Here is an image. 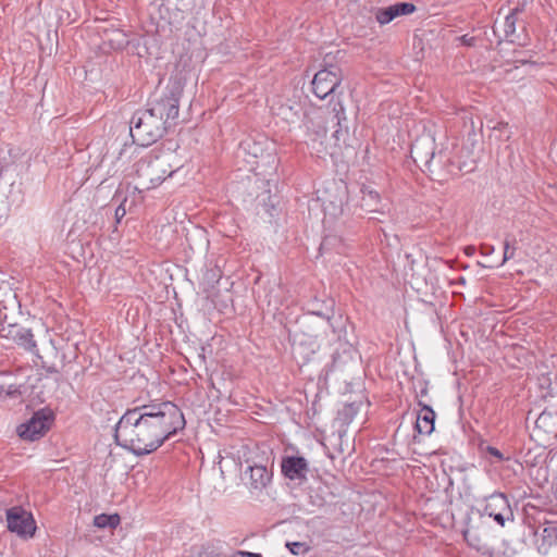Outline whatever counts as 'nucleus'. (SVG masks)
I'll return each instance as SVG.
<instances>
[{
	"label": "nucleus",
	"mask_w": 557,
	"mask_h": 557,
	"mask_svg": "<svg viewBox=\"0 0 557 557\" xmlns=\"http://www.w3.org/2000/svg\"><path fill=\"white\" fill-rule=\"evenodd\" d=\"M516 22H517V17L513 16V14H508L505 17L504 30H505L506 38L512 36L516 33Z\"/></svg>",
	"instance_id": "5701e85b"
},
{
	"label": "nucleus",
	"mask_w": 557,
	"mask_h": 557,
	"mask_svg": "<svg viewBox=\"0 0 557 557\" xmlns=\"http://www.w3.org/2000/svg\"><path fill=\"white\" fill-rule=\"evenodd\" d=\"M41 359V367L48 372V373H59L60 369L64 366L63 360H61V367H59L54 362H50L48 360H45L44 357L37 355ZM64 355H62V359H64Z\"/></svg>",
	"instance_id": "b1692460"
},
{
	"label": "nucleus",
	"mask_w": 557,
	"mask_h": 557,
	"mask_svg": "<svg viewBox=\"0 0 557 557\" xmlns=\"http://www.w3.org/2000/svg\"><path fill=\"white\" fill-rule=\"evenodd\" d=\"M126 214V210L125 208L123 207V205H120L116 209H115V219L117 222L121 221L122 218H124Z\"/></svg>",
	"instance_id": "c85d7f7f"
},
{
	"label": "nucleus",
	"mask_w": 557,
	"mask_h": 557,
	"mask_svg": "<svg viewBox=\"0 0 557 557\" xmlns=\"http://www.w3.org/2000/svg\"><path fill=\"white\" fill-rule=\"evenodd\" d=\"M457 283L460 284V285H465L466 284V278L461 276V277H459L457 280Z\"/></svg>",
	"instance_id": "f704fd0d"
},
{
	"label": "nucleus",
	"mask_w": 557,
	"mask_h": 557,
	"mask_svg": "<svg viewBox=\"0 0 557 557\" xmlns=\"http://www.w3.org/2000/svg\"><path fill=\"white\" fill-rule=\"evenodd\" d=\"M281 470L285 478L301 484L307 480L309 465L304 457L286 456L282 458Z\"/></svg>",
	"instance_id": "f8f14e48"
},
{
	"label": "nucleus",
	"mask_w": 557,
	"mask_h": 557,
	"mask_svg": "<svg viewBox=\"0 0 557 557\" xmlns=\"http://www.w3.org/2000/svg\"><path fill=\"white\" fill-rule=\"evenodd\" d=\"M185 424L183 412L172 401L146 404L124 412L115 425L114 438L119 446L143 456L157 450Z\"/></svg>",
	"instance_id": "f257e3e1"
},
{
	"label": "nucleus",
	"mask_w": 557,
	"mask_h": 557,
	"mask_svg": "<svg viewBox=\"0 0 557 557\" xmlns=\"http://www.w3.org/2000/svg\"><path fill=\"white\" fill-rule=\"evenodd\" d=\"M274 114L288 125H296L302 121L305 110L299 101L287 99L274 108Z\"/></svg>",
	"instance_id": "ddd939ff"
},
{
	"label": "nucleus",
	"mask_w": 557,
	"mask_h": 557,
	"mask_svg": "<svg viewBox=\"0 0 557 557\" xmlns=\"http://www.w3.org/2000/svg\"><path fill=\"white\" fill-rule=\"evenodd\" d=\"M0 338L12 341L20 347L35 352L36 342L32 331L15 322L3 324L2 327H0Z\"/></svg>",
	"instance_id": "9b49d317"
},
{
	"label": "nucleus",
	"mask_w": 557,
	"mask_h": 557,
	"mask_svg": "<svg viewBox=\"0 0 557 557\" xmlns=\"http://www.w3.org/2000/svg\"><path fill=\"white\" fill-rule=\"evenodd\" d=\"M516 251V247L510 245V242L508 239H505L504 242V256L499 263V265H503L505 262L513 258Z\"/></svg>",
	"instance_id": "393cba45"
},
{
	"label": "nucleus",
	"mask_w": 557,
	"mask_h": 557,
	"mask_svg": "<svg viewBox=\"0 0 557 557\" xmlns=\"http://www.w3.org/2000/svg\"><path fill=\"white\" fill-rule=\"evenodd\" d=\"M53 416L51 412L39 410L25 423L18 425L17 434L22 440L36 441L42 437L50 429Z\"/></svg>",
	"instance_id": "6e6552de"
},
{
	"label": "nucleus",
	"mask_w": 557,
	"mask_h": 557,
	"mask_svg": "<svg viewBox=\"0 0 557 557\" xmlns=\"http://www.w3.org/2000/svg\"><path fill=\"white\" fill-rule=\"evenodd\" d=\"M416 11V5L410 2H398L386 8L377 9L375 18L381 25L388 24L394 18L409 15Z\"/></svg>",
	"instance_id": "2eb2a0df"
},
{
	"label": "nucleus",
	"mask_w": 557,
	"mask_h": 557,
	"mask_svg": "<svg viewBox=\"0 0 557 557\" xmlns=\"http://www.w3.org/2000/svg\"><path fill=\"white\" fill-rule=\"evenodd\" d=\"M426 392H428L426 388L421 389V396L426 395Z\"/></svg>",
	"instance_id": "e433bc0d"
},
{
	"label": "nucleus",
	"mask_w": 557,
	"mask_h": 557,
	"mask_svg": "<svg viewBox=\"0 0 557 557\" xmlns=\"http://www.w3.org/2000/svg\"><path fill=\"white\" fill-rule=\"evenodd\" d=\"M420 412L417 414L414 429L419 434L430 435L434 431L435 412L428 406L419 401Z\"/></svg>",
	"instance_id": "dca6fc26"
},
{
	"label": "nucleus",
	"mask_w": 557,
	"mask_h": 557,
	"mask_svg": "<svg viewBox=\"0 0 557 557\" xmlns=\"http://www.w3.org/2000/svg\"><path fill=\"white\" fill-rule=\"evenodd\" d=\"M465 252H466L467 256H472L475 252V247L474 246H467L465 248Z\"/></svg>",
	"instance_id": "473e14b6"
},
{
	"label": "nucleus",
	"mask_w": 557,
	"mask_h": 557,
	"mask_svg": "<svg viewBox=\"0 0 557 557\" xmlns=\"http://www.w3.org/2000/svg\"><path fill=\"white\" fill-rule=\"evenodd\" d=\"M360 193L362 195L359 203L360 208L367 212L379 211L381 203L380 194L366 185L361 187Z\"/></svg>",
	"instance_id": "f3484780"
},
{
	"label": "nucleus",
	"mask_w": 557,
	"mask_h": 557,
	"mask_svg": "<svg viewBox=\"0 0 557 557\" xmlns=\"http://www.w3.org/2000/svg\"><path fill=\"white\" fill-rule=\"evenodd\" d=\"M232 557H261V555L249 552H237Z\"/></svg>",
	"instance_id": "c756f323"
},
{
	"label": "nucleus",
	"mask_w": 557,
	"mask_h": 557,
	"mask_svg": "<svg viewBox=\"0 0 557 557\" xmlns=\"http://www.w3.org/2000/svg\"><path fill=\"white\" fill-rule=\"evenodd\" d=\"M246 463L247 468L242 474L243 481H245L251 492H262L272 481V469H269L267 463L255 460L250 461L247 459Z\"/></svg>",
	"instance_id": "0eeeda50"
},
{
	"label": "nucleus",
	"mask_w": 557,
	"mask_h": 557,
	"mask_svg": "<svg viewBox=\"0 0 557 557\" xmlns=\"http://www.w3.org/2000/svg\"><path fill=\"white\" fill-rule=\"evenodd\" d=\"M359 411V405L356 403L346 404L337 413V420L342 424H349Z\"/></svg>",
	"instance_id": "aec40b11"
},
{
	"label": "nucleus",
	"mask_w": 557,
	"mask_h": 557,
	"mask_svg": "<svg viewBox=\"0 0 557 557\" xmlns=\"http://www.w3.org/2000/svg\"><path fill=\"white\" fill-rule=\"evenodd\" d=\"M9 531L21 537H32L36 531V522L33 515L22 507H12L7 510Z\"/></svg>",
	"instance_id": "1a4fd4ad"
},
{
	"label": "nucleus",
	"mask_w": 557,
	"mask_h": 557,
	"mask_svg": "<svg viewBox=\"0 0 557 557\" xmlns=\"http://www.w3.org/2000/svg\"><path fill=\"white\" fill-rule=\"evenodd\" d=\"M312 313L317 314V315H321V312L320 311H312Z\"/></svg>",
	"instance_id": "58836bf2"
},
{
	"label": "nucleus",
	"mask_w": 557,
	"mask_h": 557,
	"mask_svg": "<svg viewBox=\"0 0 557 557\" xmlns=\"http://www.w3.org/2000/svg\"><path fill=\"white\" fill-rule=\"evenodd\" d=\"M120 516L117 513L114 515H106L101 513L95 517L94 525L99 529H114L120 524Z\"/></svg>",
	"instance_id": "6ab92c4d"
},
{
	"label": "nucleus",
	"mask_w": 557,
	"mask_h": 557,
	"mask_svg": "<svg viewBox=\"0 0 557 557\" xmlns=\"http://www.w3.org/2000/svg\"><path fill=\"white\" fill-rule=\"evenodd\" d=\"M463 539L467 542V544L476 549L478 552L483 550L485 547L484 543L482 542V539L476 534L475 532H472L470 529H467L462 532Z\"/></svg>",
	"instance_id": "412c9836"
},
{
	"label": "nucleus",
	"mask_w": 557,
	"mask_h": 557,
	"mask_svg": "<svg viewBox=\"0 0 557 557\" xmlns=\"http://www.w3.org/2000/svg\"><path fill=\"white\" fill-rule=\"evenodd\" d=\"M524 10V5H518L516 7L515 9L511 10V12L509 14H513V16L517 17V15L521 12H523Z\"/></svg>",
	"instance_id": "2f4dec72"
},
{
	"label": "nucleus",
	"mask_w": 557,
	"mask_h": 557,
	"mask_svg": "<svg viewBox=\"0 0 557 557\" xmlns=\"http://www.w3.org/2000/svg\"><path fill=\"white\" fill-rule=\"evenodd\" d=\"M181 166L182 164L172 151L150 153L137 162L136 174L140 180V185L145 189H151L159 186L166 177L172 176Z\"/></svg>",
	"instance_id": "f03ea898"
},
{
	"label": "nucleus",
	"mask_w": 557,
	"mask_h": 557,
	"mask_svg": "<svg viewBox=\"0 0 557 557\" xmlns=\"http://www.w3.org/2000/svg\"><path fill=\"white\" fill-rule=\"evenodd\" d=\"M171 127L168 120L156 114L150 108L136 111L129 122L133 141L138 146H150L160 139Z\"/></svg>",
	"instance_id": "7ed1b4c3"
},
{
	"label": "nucleus",
	"mask_w": 557,
	"mask_h": 557,
	"mask_svg": "<svg viewBox=\"0 0 557 557\" xmlns=\"http://www.w3.org/2000/svg\"><path fill=\"white\" fill-rule=\"evenodd\" d=\"M17 306L16 295L8 286L0 287V327L14 322Z\"/></svg>",
	"instance_id": "4468645a"
},
{
	"label": "nucleus",
	"mask_w": 557,
	"mask_h": 557,
	"mask_svg": "<svg viewBox=\"0 0 557 557\" xmlns=\"http://www.w3.org/2000/svg\"><path fill=\"white\" fill-rule=\"evenodd\" d=\"M410 153L414 162L423 164L433 180H445L446 174L450 172L448 168L451 163L448 156L443 151L435 152V145L432 139L416 140L411 145Z\"/></svg>",
	"instance_id": "20e7f679"
},
{
	"label": "nucleus",
	"mask_w": 557,
	"mask_h": 557,
	"mask_svg": "<svg viewBox=\"0 0 557 557\" xmlns=\"http://www.w3.org/2000/svg\"><path fill=\"white\" fill-rule=\"evenodd\" d=\"M51 352H53L55 356H58V355H59V351L57 350V348H55V347H52V348H51Z\"/></svg>",
	"instance_id": "c9c22d12"
},
{
	"label": "nucleus",
	"mask_w": 557,
	"mask_h": 557,
	"mask_svg": "<svg viewBox=\"0 0 557 557\" xmlns=\"http://www.w3.org/2000/svg\"><path fill=\"white\" fill-rule=\"evenodd\" d=\"M286 547L293 555H304L310 549L305 542H287Z\"/></svg>",
	"instance_id": "4be33fe9"
},
{
	"label": "nucleus",
	"mask_w": 557,
	"mask_h": 557,
	"mask_svg": "<svg viewBox=\"0 0 557 557\" xmlns=\"http://www.w3.org/2000/svg\"><path fill=\"white\" fill-rule=\"evenodd\" d=\"M329 245V238H325L320 246V249H324Z\"/></svg>",
	"instance_id": "72a5a7b5"
},
{
	"label": "nucleus",
	"mask_w": 557,
	"mask_h": 557,
	"mask_svg": "<svg viewBox=\"0 0 557 557\" xmlns=\"http://www.w3.org/2000/svg\"><path fill=\"white\" fill-rule=\"evenodd\" d=\"M486 453L493 457H495L498 461H503L505 460L506 458L504 457L503 453L497 449L496 447L494 446H487L486 447Z\"/></svg>",
	"instance_id": "a878e982"
},
{
	"label": "nucleus",
	"mask_w": 557,
	"mask_h": 557,
	"mask_svg": "<svg viewBox=\"0 0 557 557\" xmlns=\"http://www.w3.org/2000/svg\"><path fill=\"white\" fill-rule=\"evenodd\" d=\"M327 322H329V323H330V325L332 326L333 332H334V333H337V337H338V339H341V338H342V330L337 331V330H336V327L338 326V322H339V323H343L342 318H341V317H338V319H337L335 322H332V319H331V318H327Z\"/></svg>",
	"instance_id": "bb28decb"
},
{
	"label": "nucleus",
	"mask_w": 557,
	"mask_h": 557,
	"mask_svg": "<svg viewBox=\"0 0 557 557\" xmlns=\"http://www.w3.org/2000/svg\"><path fill=\"white\" fill-rule=\"evenodd\" d=\"M342 79V70L336 65H330L315 73L311 82L312 91L318 98L324 99L335 91Z\"/></svg>",
	"instance_id": "423d86ee"
},
{
	"label": "nucleus",
	"mask_w": 557,
	"mask_h": 557,
	"mask_svg": "<svg viewBox=\"0 0 557 557\" xmlns=\"http://www.w3.org/2000/svg\"><path fill=\"white\" fill-rule=\"evenodd\" d=\"M554 545H557V524L548 522L541 532L537 550L546 555Z\"/></svg>",
	"instance_id": "a211bd4d"
},
{
	"label": "nucleus",
	"mask_w": 557,
	"mask_h": 557,
	"mask_svg": "<svg viewBox=\"0 0 557 557\" xmlns=\"http://www.w3.org/2000/svg\"><path fill=\"white\" fill-rule=\"evenodd\" d=\"M483 511L500 527H504L506 521L513 520L512 509L504 493L496 492L486 497Z\"/></svg>",
	"instance_id": "9d476101"
},
{
	"label": "nucleus",
	"mask_w": 557,
	"mask_h": 557,
	"mask_svg": "<svg viewBox=\"0 0 557 557\" xmlns=\"http://www.w3.org/2000/svg\"><path fill=\"white\" fill-rule=\"evenodd\" d=\"M183 94V86L180 81L172 82L165 92L148 103V108L164 120H168L170 126L176 124L180 113V100Z\"/></svg>",
	"instance_id": "39448f33"
},
{
	"label": "nucleus",
	"mask_w": 557,
	"mask_h": 557,
	"mask_svg": "<svg viewBox=\"0 0 557 557\" xmlns=\"http://www.w3.org/2000/svg\"><path fill=\"white\" fill-rule=\"evenodd\" d=\"M462 45L468 47H473L475 45V37H469L468 35H463L459 38Z\"/></svg>",
	"instance_id": "cd10ccee"
},
{
	"label": "nucleus",
	"mask_w": 557,
	"mask_h": 557,
	"mask_svg": "<svg viewBox=\"0 0 557 557\" xmlns=\"http://www.w3.org/2000/svg\"><path fill=\"white\" fill-rule=\"evenodd\" d=\"M494 251V246L484 244L481 246V253L491 255Z\"/></svg>",
	"instance_id": "7c9ffc66"
},
{
	"label": "nucleus",
	"mask_w": 557,
	"mask_h": 557,
	"mask_svg": "<svg viewBox=\"0 0 557 557\" xmlns=\"http://www.w3.org/2000/svg\"><path fill=\"white\" fill-rule=\"evenodd\" d=\"M500 126H504V127H507L508 124L507 123H499Z\"/></svg>",
	"instance_id": "4c0bfd02"
}]
</instances>
